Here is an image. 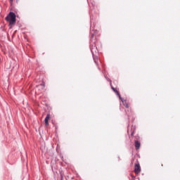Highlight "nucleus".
Here are the masks:
<instances>
[{
    "label": "nucleus",
    "instance_id": "1",
    "mask_svg": "<svg viewBox=\"0 0 180 180\" xmlns=\"http://www.w3.org/2000/svg\"><path fill=\"white\" fill-rule=\"evenodd\" d=\"M6 20L9 22L10 26H12L16 23V14L13 12H10L6 17Z\"/></svg>",
    "mask_w": 180,
    "mask_h": 180
},
{
    "label": "nucleus",
    "instance_id": "3",
    "mask_svg": "<svg viewBox=\"0 0 180 180\" xmlns=\"http://www.w3.org/2000/svg\"><path fill=\"white\" fill-rule=\"evenodd\" d=\"M112 91H114V92L116 94V95L117 96H119L120 101L122 102L124 106H125V108H127V109H129V103H127V101L124 100L122 96H120V94H119V91L117 90H116V89H115L113 86L111 87Z\"/></svg>",
    "mask_w": 180,
    "mask_h": 180
},
{
    "label": "nucleus",
    "instance_id": "9",
    "mask_svg": "<svg viewBox=\"0 0 180 180\" xmlns=\"http://www.w3.org/2000/svg\"><path fill=\"white\" fill-rule=\"evenodd\" d=\"M11 2H12V1H13V0H11Z\"/></svg>",
    "mask_w": 180,
    "mask_h": 180
},
{
    "label": "nucleus",
    "instance_id": "4",
    "mask_svg": "<svg viewBox=\"0 0 180 180\" xmlns=\"http://www.w3.org/2000/svg\"><path fill=\"white\" fill-rule=\"evenodd\" d=\"M140 171H141V169L140 168V165L136 164L134 167L135 174H140Z\"/></svg>",
    "mask_w": 180,
    "mask_h": 180
},
{
    "label": "nucleus",
    "instance_id": "7",
    "mask_svg": "<svg viewBox=\"0 0 180 180\" xmlns=\"http://www.w3.org/2000/svg\"><path fill=\"white\" fill-rule=\"evenodd\" d=\"M44 84H41L40 85L38 86V88H40L41 89H44Z\"/></svg>",
    "mask_w": 180,
    "mask_h": 180
},
{
    "label": "nucleus",
    "instance_id": "2",
    "mask_svg": "<svg viewBox=\"0 0 180 180\" xmlns=\"http://www.w3.org/2000/svg\"><path fill=\"white\" fill-rule=\"evenodd\" d=\"M90 49L93 56L94 61L96 64L98 65V56H95V54L98 53V48H96V44H94V45H91Z\"/></svg>",
    "mask_w": 180,
    "mask_h": 180
},
{
    "label": "nucleus",
    "instance_id": "5",
    "mask_svg": "<svg viewBox=\"0 0 180 180\" xmlns=\"http://www.w3.org/2000/svg\"><path fill=\"white\" fill-rule=\"evenodd\" d=\"M49 120H50V114H47L45 120H44V122H45V124L46 126H49Z\"/></svg>",
    "mask_w": 180,
    "mask_h": 180
},
{
    "label": "nucleus",
    "instance_id": "6",
    "mask_svg": "<svg viewBox=\"0 0 180 180\" xmlns=\"http://www.w3.org/2000/svg\"><path fill=\"white\" fill-rule=\"evenodd\" d=\"M140 142L139 141H135V148L136 150H139L140 148Z\"/></svg>",
    "mask_w": 180,
    "mask_h": 180
},
{
    "label": "nucleus",
    "instance_id": "8",
    "mask_svg": "<svg viewBox=\"0 0 180 180\" xmlns=\"http://www.w3.org/2000/svg\"><path fill=\"white\" fill-rule=\"evenodd\" d=\"M91 37H94V34H91Z\"/></svg>",
    "mask_w": 180,
    "mask_h": 180
}]
</instances>
